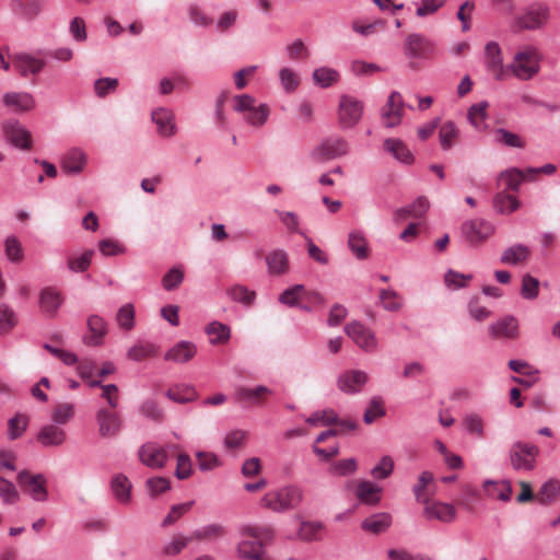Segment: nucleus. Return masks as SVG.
Masks as SVG:
<instances>
[{
  "label": "nucleus",
  "mask_w": 560,
  "mask_h": 560,
  "mask_svg": "<svg viewBox=\"0 0 560 560\" xmlns=\"http://www.w3.org/2000/svg\"><path fill=\"white\" fill-rule=\"evenodd\" d=\"M460 232L470 246H478L493 234L494 228L483 219H472L462 224Z\"/></svg>",
  "instance_id": "nucleus-5"
},
{
  "label": "nucleus",
  "mask_w": 560,
  "mask_h": 560,
  "mask_svg": "<svg viewBox=\"0 0 560 560\" xmlns=\"http://www.w3.org/2000/svg\"><path fill=\"white\" fill-rule=\"evenodd\" d=\"M20 14L26 20L38 16L44 7V0H14Z\"/></svg>",
  "instance_id": "nucleus-43"
},
{
  "label": "nucleus",
  "mask_w": 560,
  "mask_h": 560,
  "mask_svg": "<svg viewBox=\"0 0 560 560\" xmlns=\"http://www.w3.org/2000/svg\"><path fill=\"white\" fill-rule=\"evenodd\" d=\"M28 417L22 413H18L11 418L8 422V436L10 440H16L26 431L28 425Z\"/></svg>",
  "instance_id": "nucleus-48"
},
{
  "label": "nucleus",
  "mask_w": 560,
  "mask_h": 560,
  "mask_svg": "<svg viewBox=\"0 0 560 560\" xmlns=\"http://www.w3.org/2000/svg\"><path fill=\"white\" fill-rule=\"evenodd\" d=\"M533 179L529 174L517 167L506 170L499 175V182L505 185V188L513 191H518L523 180Z\"/></svg>",
  "instance_id": "nucleus-25"
},
{
  "label": "nucleus",
  "mask_w": 560,
  "mask_h": 560,
  "mask_svg": "<svg viewBox=\"0 0 560 560\" xmlns=\"http://www.w3.org/2000/svg\"><path fill=\"white\" fill-rule=\"evenodd\" d=\"M322 524L315 522H303L299 529V536L306 541L316 540L319 538Z\"/></svg>",
  "instance_id": "nucleus-58"
},
{
  "label": "nucleus",
  "mask_w": 560,
  "mask_h": 560,
  "mask_svg": "<svg viewBox=\"0 0 560 560\" xmlns=\"http://www.w3.org/2000/svg\"><path fill=\"white\" fill-rule=\"evenodd\" d=\"M5 256L12 262H20L23 259L22 245L15 236L7 237Z\"/></svg>",
  "instance_id": "nucleus-56"
},
{
  "label": "nucleus",
  "mask_w": 560,
  "mask_h": 560,
  "mask_svg": "<svg viewBox=\"0 0 560 560\" xmlns=\"http://www.w3.org/2000/svg\"><path fill=\"white\" fill-rule=\"evenodd\" d=\"M225 534V528L221 524H209L207 526H203L199 529L194 530L190 534V537H192V540H199V541H211L214 539H218Z\"/></svg>",
  "instance_id": "nucleus-39"
},
{
  "label": "nucleus",
  "mask_w": 560,
  "mask_h": 560,
  "mask_svg": "<svg viewBox=\"0 0 560 560\" xmlns=\"http://www.w3.org/2000/svg\"><path fill=\"white\" fill-rule=\"evenodd\" d=\"M158 351L159 348L154 343L150 341L139 340L128 349L127 358L129 360L139 362L144 359L156 355Z\"/></svg>",
  "instance_id": "nucleus-29"
},
{
  "label": "nucleus",
  "mask_w": 560,
  "mask_h": 560,
  "mask_svg": "<svg viewBox=\"0 0 560 560\" xmlns=\"http://www.w3.org/2000/svg\"><path fill=\"white\" fill-rule=\"evenodd\" d=\"M96 421L102 438L116 436L121 430V419L117 412L100 409L96 413Z\"/></svg>",
  "instance_id": "nucleus-11"
},
{
  "label": "nucleus",
  "mask_w": 560,
  "mask_h": 560,
  "mask_svg": "<svg viewBox=\"0 0 560 560\" xmlns=\"http://www.w3.org/2000/svg\"><path fill=\"white\" fill-rule=\"evenodd\" d=\"M493 140L497 144L509 147V148H517L524 149L525 141L522 138L504 128H498L493 132Z\"/></svg>",
  "instance_id": "nucleus-37"
},
{
  "label": "nucleus",
  "mask_w": 560,
  "mask_h": 560,
  "mask_svg": "<svg viewBox=\"0 0 560 560\" xmlns=\"http://www.w3.org/2000/svg\"><path fill=\"white\" fill-rule=\"evenodd\" d=\"M74 416V405L71 402L58 404L52 411V421L58 424H66Z\"/></svg>",
  "instance_id": "nucleus-52"
},
{
  "label": "nucleus",
  "mask_w": 560,
  "mask_h": 560,
  "mask_svg": "<svg viewBox=\"0 0 560 560\" xmlns=\"http://www.w3.org/2000/svg\"><path fill=\"white\" fill-rule=\"evenodd\" d=\"M205 331L210 337L211 345L226 343L231 337L230 327L217 320L208 324Z\"/></svg>",
  "instance_id": "nucleus-35"
},
{
  "label": "nucleus",
  "mask_w": 560,
  "mask_h": 560,
  "mask_svg": "<svg viewBox=\"0 0 560 560\" xmlns=\"http://www.w3.org/2000/svg\"><path fill=\"white\" fill-rule=\"evenodd\" d=\"M191 472H192V465H191V459H190L189 455L179 454L177 456L175 476L179 480H184V479L189 478Z\"/></svg>",
  "instance_id": "nucleus-60"
},
{
  "label": "nucleus",
  "mask_w": 560,
  "mask_h": 560,
  "mask_svg": "<svg viewBox=\"0 0 560 560\" xmlns=\"http://www.w3.org/2000/svg\"><path fill=\"white\" fill-rule=\"evenodd\" d=\"M539 293V281L530 275L523 276L521 294L526 300H534Z\"/></svg>",
  "instance_id": "nucleus-55"
},
{
  "label": "nucleus",
  "mask_w": 560,
  "mask_h": 560,
  "mask_svg": "<svg viewBox=\"0 0 560 560\" xmlns=\"http://www.w3.org/2000/svg\"><path fill=\"white\" fill-rule=\"evenodd\" d=\"M520 207V200L505 191H500L493 197V208L501 214H510Z\"/></svg>",
  "instance_id": "nucleus-34"
},
{
  "label": "nucleus",
  "mask_w": 560,
  "mask_h": 560,
  "mask_svg": "<svg viewBox=\"0 0 560 560\" xmlns=\"http://www.w3.org/2000/svg\"><path fill=\"white\" fill-rule=\"evenodd\" d=\"M302 501V492L296 487H285L266 493L261 499L264 508L273 512L295 509Z\"/></svg>",
  "instance_id": "nucleus-2"
},
{
  "label": "nucleus",
  "mask_w": 560,
  "mask_h": 560,
  "mask_svg": "<svg viewBox=\"0 0 560 560\" xmlns=\"http://www.w3.org/2000/svg\"><path fill=\"white\" fill-rule=\"evenodd\" d=\"M243 536L247 537L237 546L238 556L247 560H261L264 558V544L270 541L273 532L269 527L244 526L241 529Z\"/></svg>",
  "instance_id": "nucleus-1"
},
{
  "label": "nucleus",
  "mask_w": 560,
  "mask_h": 560,
  "mask_svg": "<svg viewBox=\"0 0 560 560\" xmlns=\"http://www.w3.org/2000/svg\"><path fill=\"white\" fill-rule=\"evenodd\" d=\"M166 396L175 402L187 404L197 399L198 394L194 386L178 385L170 388Z\"/></svg>",
  "instance_id": "nucleus-38"
},
{
  "label": "nucleus",
  "mask_w": 560,
  "mask_h": 560,
  "mask_svg": "<svg viewBox=\"0 0 560 560\" xmlns=\"http://www.w3.org/2000/svg\"><path fill=\"white\" fill-rule=\"evenodd\" d=\"M352 341L366 352H372L377 347L374 332L365 325L352 322Z\"/></svg>",
  "instance_id": "nucleus-17"
},
{
  "label": "nucleus",
  "mask_w": 560,
  "mask_h": 560,
  "mask_svg": "<svg viewBox=\"0 0 560 560\" xmlns=\"http://www.w3.org/2000/svg\"><path fill=\"white\" fill-rule=\"evenodd\" d=\"M39 308L48 317H55L63 303V296L60 291L52 287H47L39 292Z\"/></svg>",
  "instance_id": "nucleus-13"
},
{
  "label": "nucleus",
  "mask_w": 560,
  "mask_h": 560,
  "mask_svg": "<svg viewBox=\"0 0 560 560\" xmlns=\"http://www.w3.org/2000/svg\"><path fill=\"white\" fill-rule=\"evenodd\" d=\"M85 162V154L79 149H72L62 159L61 168L67 174H79L82 172Z\"/></svg>",
  "instance_id": "nucleus-26"
},
{
  "label": "nucleus",
  "mask_w": 560,
  "mask_h": 560,
  "mask_svg": "<svg viewBox=\"0 0 560 560\" xmlns=\"http://www.w3.org/2000/svg\"><path fill=\"white\" fill-rule=\"evenodd\" d=\"M404 103L399 92L390 93L386 104L381 109V118L386 128H393L401 122Z\"/></svg>",
  "instance_id": "nucleus-9"
},
{
  "label": "nucleus",
  "mask_w": 560,
  "mask_h": 560,
  "mask_svg": "<svg viewBox=\"0 0 560 560\" xmlns=\"http://www.w3.org/2000/svg\"><path fill=\"white\" fill-rule=\"evenodd\" d=\"M429 207V200L421 196L418 197L411 205L396 210L395 217L397 219L421 218L428 211Z\"/></svg>",
  "instance_id": "nucleus-30"
},
{
  "label": "nucleus",
  "mask_w": 560,
  "mask_h": 560,
  "mask_svg": "<svg viewBox=\"0 0 560 560\" xmlns=\"http://www.w3.org/2000/svg\"><path fill=\"white\" fill-rule=\"evenodd\" d=\"M67 434L56 424L43 425L36 436L37 442L44 447H57L66 442Z\"/></svg>",
  "instance_id": "nucleus-15"
},
{
  "label": "nucleus",
  "mask_w": 560,
  "mask_h": 560,
  "mask_svg": "<svg viewBox=\"0 0 560 560\" xmlns=\"http://www.w3.org/2000/svg\"><path fill=\"white\" fill-rule=\"evenodd\" d=\"M13 66L22 77L37 74L45 67V61L35 58L26 52L16 54L13 58Z\"/></svg>",
  "instance_id": "nucleus-20"
},
{
  "label": "nucleus",
  "mask_w": 560,
  "mask_h": 560,
  "mask_svg": "<svg viewBox=\"0 0 560 560\" xmlns=\"http://www.w3.org/2000/svg\"><path fill=\"white\" fill-rule=\"evenodd\" d=\"M112 491L115 498L121 503H128L131 494V482L122 475L118 474L113 477L110 482Z\"/></svg>",
  "instance_id": "nucleus-33"
},
{
  "label": "nucleus",
  "mask_w": 560,
  "mask_h": 560,
  "mask_svg": "<svg viewBox=\"0 0 560 560\" xmlns=\"http://www.w3.org/2000/svg\"><path fill=\"white\" fill-rule=\"evenodd\" d=\"M529 256V249L527 246L523 244H516L511 247H508L500 260L505 265H517L520 262L525 261Z\"/></svg>",
  "instance_id": "nucleus-36"
},
{
  "label": "nucleus",
  "mask_w": 560,
  "mask_h": 560,
  "mask_svg": "<svg viewBox=\"0 0 560 560\" xmlns=\"http://www.w3.org/2000/svg\"><path fill=\"white\" fill-rule=\"evenodd\" d=\"M511 68L518 79H530L538 71V60L535 50L527 49L517 52Z\"/></svg>",
  "instance_id": "nucleus-8"
},
{
  "label": "nucleus",
  "mask_w": 560,
  "mask_h": 560,
  "mask_svg": "<svg viewBox=\"0 0 560 560\" xmlns=\"http://www.w3.org/2000/svg\"><path fill=\"white\" fill-rule=\"evenodd\" d=\"M88 328L91 335L84 337V343L93 347L101 346L107 334V324L104 318L98 315H91L88 318Z\"/></svg>",
  "instance_id": "nucleus-21"
},
{
  "label": "nucleus",
  "mask_w": 560,
  "mask_h": 560,
  "mask_svg": "<svg viewBox=\"0 0 560 560\" xmlns=\"http://www.w3.org/2000/svg\"><path fill=\"white\" fill-rule=\"evenodd\" d=\"M538 455V446L521 441L513 443L509 452L511 466L515 470H533Z\"/></svg>",
  "instance_id": "nucleus-3"
},
{
  "label": "nucleus",
  "mask_w": 560,
  "mask_h": 560,
  "mask_svg": "<svg viewBox=\"0 0 560 560\" xmlns=\"http://www.w3.org/2000/svg\"><path fill=\"white\" fill-rule=\"evenodd\" d=\"M184 280V271L179 267L170 269L162 279V285L166 291L177 289Z\"/></svg>",
  "instance_id": "nucleus-54"
},
{
  "label": "nucleus",
  "mask_w": 560,
  "mask_h": 560,
  "mask_svg": "<svg viewBox=\"0 0 560 560\" xmlns=\"http://www.w3.org/2000/svg\"><path fill=\"white\" fill-rule=\"evenodd\" d=\"M392 523V517L387 513H377L370 517H366L361 527L363 530L372 533V534H381L385 532Z\"/></svg>",
  "instance_id": "nucleus-32"
},
{
  "label": "nucleus",
  "mask_w": 560,
  "mask_h": 560,
  "mask_svg": "<svg viewBox=\"0 0 560 560\" xmlns=\"http://www.w3.org/2000/svg\"><path fill=\"white\" fill-rule=\"evenodd\" d=\"M385 416L384 400L380 396L373 397L363 413V421L366 424L373 423L377 418Z\"/></svg>",
  "instance_id": "nucleus-47"
},
{
  "label": "nucleus",
  "mask_w": 560,
  "mask_h": 560,
  "mask_svg": "<svg viewBox=\"0 0 560 560\" xmlns=\"http://www.w3.org/2000/svg\"><path fill=\"white\" fill-rule=\"evenodd\" d=\"M69 32L75 42H84L88 38L85 22L82 18H74L69 25Z\"/></svg>",
  "instance_id": "nucleus-63"
},
{
  "label": "nucleus",
  "mask_w": 560,
  "mask_h": 560,
  "mask_svg": "<svg viewBox=\"0 0 560 560\" xmlns=\"http://www.w3.org/2000/svg\"><path fill=\"white\" fill-rule=\"evenodd\" d=\"M15 312L7 304H0V335L9 334L18 325Z\"/></svg>",
  "instance_id": "nucleus-45"
},
{
  "label": "nucleus",
  "mask_w": 560,
  "mask_h": 560,
  "mask_svg": "<svg viewBox=\"0 0 560 560\" xmlns=\"http://www.w3.org/2000/svg\"><path fill=\"white\" fill-rule=\"evenodd\" d=\"M270 389L259 385L254 388L240 387L235 392V399L240 402L257 404L262 395L269 394Z\"/></svg>",
  "instance_id": "nucleus-40"
},
{
  "label": "nucleus",
  "mask_w": 560,
  "mask_h": 560,
  "mask_svg": "<svg viewBox=\"0 0 560 560\" xmlns=\"http://www.w3.org/2000/svg\"><path fill=\"white\" fill-rule=\"evenodd\" d=\"M458 137V129L453 121L444 122L439 131V140L443 150H448Z\"/></svg>",
  "instance_id": "nucleus-46"
},
{
  "label": "nucleus",
  "mask_w": 560,
  "mask_h": 560,
  "mask_svg": "<svg viewBox=\"0 0 560 560\" xmlns=\"http://www.w3.org/2000/svg\"><path fill=\"white\" fill-rule=\"evenodd\" d=\"M194 505V501L175 504L171 508L170 513L165 516L162 522L163 526H168L174 524L182 515L187 513Z\"/></svg>",
  "instance_id": "nucleus-59"
},
{
  "label": "nucleus",
  "mask_w": 560,
  "mask_h": 560,
  "mask_svg": "<svg viewBox=\"0 0 560 560\" xmlns=\"http://www.w3.org/2000/svg\"><path fill=\"white\" fill-rule=\"evenodd\" d=\"M18 483L21 489L36 502L48 500L47 479L43 474H31L23 469L18 474Z\"/></svg>",
  "instance_id": "nucleus-4"
},
{
  "label": "nucleus",
  "mask_w": 560,
  "mask_h": 560,
  "mask_svg": "<svg viewBox=\"0 0 560 560\" xmlns=\"http://www.w3.org/2000/svg\"><path fill=\"white\" fill-rule=\"evenodd\" d=\"M2 132L7 141L21 150L32 148L31 132L16 119L10 118L2 122Z\"/></svg>",
  "instance_id": "nucleus-6"
},
{
  "label": "nucleus",
  "mask_w": 560,
  "mask_h": 560,
  "mask_svg": "<svg viewBox=\"0 0 560 560\" xmlns=\"http://www.w3.org/2000/svg\"><path fill=\"white\" fill-rule=\"evenodd\" d=\"M384 149L393 154L396 160L405 164H411L415 160L408 147L399 139H386L384 141Z\"/></svg>",
  "instance_id": "nucleus-28"
},
{
  "label": "nucleus",
  "mask_w": 560,
  "mask_h": 560,
  "mask_svg": "<svg viewBox=\"0 0 560 560\" xmlns=\"http://www.w3.org/2000/svg\"><path fill=\"white\" fill-rule=\"evenodd\" d=\"M4 106L12 108L14 112H28L35 107V100L27 92H8L3 95Z\"/></svg>",
  "instance_id": "nucleus-19"
},
{
  "label": "nucleus",
  "mask_w": 560,
  "mask_h": 560,
  "mask_svg": "<svg viewBox=\"0 0 560 560\" xmlns=\"http://www.w3.org/2000/svg\"><path fill=\"white\" fill-rule=\"evenodd\" d=\"M548 18L549 8L546 4H533L516 20V26L520 30H536L541 27Z\"/></svg>",
  "instance_id": "nucleus-10"
},
{
  "label": "nucleus",
  "mask_w": 560,
  "mask_h": 560,
  "mask_svg": "<svg viewBox=\"0 0 560 560\" xmlns=\"http://www.w3.org/2000/svg\"><path fill=\"white\" fill-rule=\"evenodd\" d=\"M483 489L488 497L503 502L510 501L513 493L512 486L509 480H486L483 482Z\"/></svg>",
  "instance_id": "nucleus-24"
},
{
  "label": "nucleus",
  "mask_w": 560,
  "mask_h": 560,
  "mask_svg": "<svg viewBox=\"0 0 560 560\" xmlns=\"http://www.w3.org/2000/svg\"><path fill=\"white\" fill-rule=\"evenodd\" d=\"M228 293L233 301L243 303L246 306L252 305L256 296L254 291L241 284L233 285Z\"/></svg>",
  "instance_id": "nucleus-51"
},
{
  "label": "nucleus",
  "mask_w": 560,
  "mask_h": 560,
  "mask_svg": "<svg viewBox=\"0 0 560 560\" xmlns=\"http://www.w3.org/2000/svg\"><path fill=\"white\" fill-rule=\"evenodd\" d=\"M489 331L494 338L515 339L518 336L517 319L508 315L489 326Z\"/></svg>",
  "instance_id": "nucleus-18"
},
{
  "label": "nucleus",
  "mask_w": 560,
  "mask_h": 560,
  "mask_svg": "<svg viewBox=\"0 0 560 560\" xmlns=\"http://www.w3.org/2000/svg\"><path fill=\"white\" fill-rule=\"evenodd\" d=\"M0 498L3 502L10 504L18 502L20 499L15 486L5 478H0Z\"/></svg>",
  "instance_id": "nucleus-57"
},
{
  "label": "nucleus",
  "mask_w": 560,
  "mask_h": 560,
  "mask_svg": "<svg viewBox=\"0 0 560 560\" xmlns=\"http://www.w3.org/2000/svg\"><path fill=\"white\" fill-rule=\"evenodd\" d=\"M173 113L166 108H158L152 112V120L158 127L159 135L163 137H172L176 127L173 121Z\"/></svg>",
  "instance_id": "nucleus-22"
},
{
  "label": "nucleus",
  "mask_w": 560,
  "mask_h": 560,
  "mask_svg": "<svg viewBox=\"0 0 560 560\" xmlns=\"http://www.w3.org/2000/svg\"><path fill=\"white\" fill-rule=\"evenodd\" d=\"M139 458L142 464L151 468H162L167 460L166 452L153 444H143L139 450Z\"/></svg>",
  "instance_id": "nucleus-14"
},
{
  "label": "nucleus",
  "mask_w": 560,
  "mask_h": 560,
  "mask_svg": "<svg viewBox=\"0 0 560 560\" xmlns=\"http://www.w3.org/2000/svg\"><path fill=\"white\" fill-rule=\"evenodd\" d=\"M339 73L331 68L320 67L314 70L313 81L316 85L326 89L338 82Z\"/></svg>",
  "instance_id": "nucleus-41"
},
{
  "label": "nucleus",
  "mask_w": 560,
  "mask_h": 560,
  "mask_svg": "<svg viewBox=\"0 0 560 560\" xmlns=\"http://www.w3.org/2000/svg\"><path fill=\"white\" fill-rule=\"evenodd\" d=\"M266 264L271 276H282L289 271L288 255L282 249H275L267 254Z\"/></svg>",
  "instance_id": "nucleus-23"
},
{
  "label": "nucleus",
  "mask_w": 560,
  "mask_h": 560,
  "mask_svg": "<svg viewBox=\"0 0 560 560\" xmlns=\"http://www.w3.org/2000/svg\"><path fill=\"white\" fill-rule=\"evenodd\" d=\"M347 152V143L341 140H332L327 141L320 147H318L314 152L313 156L318 160H329L337 155L343 154Z\"/></svg>",
  "instance_id": "nucleus-27"
},
{
  "label": "nucleus",
  "mask_w": 560,
  "mask_h": 560,
  "mask_svg": "<svg viewBox=\"0 0 560 560\" xmlns=\"http://www.w3.org/2000/svg\"><path fill=\"white\" fill-rule=\"evenodd\" d=\"M382 488L370 481H363L359 483L357 489V495L360 502L376 505L381 501Z\"/></svg>",
  "instance_id": "nucleus-31"
},
{
  "label": "nucleus",
  "mask_w": 560,
  "mask_h": 560,
  "mask_svg": "<svg viewBox=\"0 0 560 560\" xmlns=\"http://www.w3.org/2000/svg\"><path fill=\"white\" fill-rule=\"evenodd\" d=\"M141 413L153 420V421H162L163 420V410L159 407L158 402L154 400H145L140 407Z\"/></svg>",
  "instance_id": "nucleus-64"
},
{
  "label": "nucleus",
  "mask_w": 560,
  "mask_h": 560,
  "mask_svg": "<svg viewBox=\"0 0 560 560\" xmlns=\"http://www.w3.org/2000/svg\"><path fill=\"white\" fill-rule=\"evenodd\" d=\"M559 494H560L559 481L549 480L540 487L536 499L540 504L548 505L551 502H553Z\"/></svg>",
  "instance_id": "nucleus-42"
},
{
  "label": "nucleus",
  "mask_w": 560,
  "mask_h": 560,
  "mask_svg": "<svg viewBox=\"0 0 560 560\" xmlns=\"http://www.w3.org/2000/svg\"><path fill=\"white\" fill-rule=\"evenodd\" d=\"M485 65L494 79L501 80L504 74L502 51L497 42H489L485 47Z\"/></svg>",
  "instance_id": "nucleus-12"
},
{
  "label": "nucleus",
  "mask_w": 560,
  "mask_h": 560,
  "mask_svg": "<svg viewBox=\"0 0 560 560\" xmlns=\"http://www.w3.org/2000/svg\"><path fill=\"white\" fill-rule=\"evenodd\" d=\"M487 107H488V102L483 101V102L474 104L468 109L467 117H468L469 121L471 122V125L477 130L485 129V121L487 118Z\"/></svg>",
  "instance_id": "nucleus-44"
},
{
  "label": "nucleus",
  "mask_w": 560,
  "mask_h": 560,
  "mask_svg": "<svg viewBox=\"0 0 560 560\" xmlns=\"http://www.w3.org/2000/svg\"><path fill=\"white\" fill-rule=\"evenodd\" d=\"M196 354L197 346L191 341L182 340L167 350L164 359L182 364L190 361Z\"/></svg>",
  "instance_id": "nucleus-16"
},
{
  "label": "nucleus",
  "mask_w": 560,
  "mask_h": 560,
  "mask_svg": "<svg viewBox=\"0 0 560 560\" xmlns=\"http://www.w3.org/2000/svg\"><path fill=\"white\" fill-rule=\"evenodd\" d=\"M269 107L266 104L254 106L244 115V119L253 126H261L269 116Z\"/></svg>",
  "instance_id": "nucleus-50"
},
{
  "label": "nucleus",
  "mask_w": 560,
  "mask_h": 560,
  "mask_svg": "<svg viewBox=\"0 0 560 560\" xmlns=\"http://www.w3.org/2000/svg\"><path fill=\"white\" fill-rule=\"evenodd\" d=\"M94 255L93 249L85 250L82 255L77 257H70L68 259V268L73 272H83L91 265L92 257Z\"/></svg>",
  "instance_id": "nucleus-53"
},
{
  "label": "nucleus",
  "mask_w": 560,
  "mask_h": 560,
  "mask_svg": "<svg viewBox=\"0 0 560 560\" xmlns=\"http://www.w3.org/2000/svg\"><path fill=\"white\" fill-rule=\"evenodd\" d=\"M119 327L125 330H131L135 327V307L132 304L127 303L122 305L116 315Z\"/></svg>",
  "instance_id": "nucleus-49"
},
{
  "label": "nucleus",
  "mask_w": 560,
  "mask_h": 560,
  "mask_svg": "<svg viewBox=\"0 0 560 560\" xmlns=\"http://www.w3.org/2000/svg\"><path fill=\"white\" fill-rule=\"evenodd\" d=\"M145 486L150 495L155 497L160 493H163L170 490L171 485L168 479L164 477H154L147 480Z\"/></svg>",
  "instance_id": "nucleus-61"
},
{
  "label": "nucleus",
  "mask_w": 560,
  "mask_h": 560,
  "mask_svg": "<svg viewBox=\"0 0 560 560\" xmlns=\"http://www.w3.org/2000/svg\"><path fill=\"white\" fill-rule=\"evenodd\" d=\"M422 516L427 521H439L444 524L453 523L457 517V511L451 503L424 499Z\"/></svg>",
  "instance_id": "nucleus-7"
},
{
  "label": "nucleus",
  "mask_w": 560,
  "mask_h": 560,
  "mask_svg": "<svg viewBox=\"0 0 560 560\" xmlns=\"http://www.w3.org/2000/svg\"><path fill=\"white\" fill-rule=\"evenodd\" d=\"M280 82L287 92H293L299 85V79L295 72L290 68H282L279 72Z\"/></svg>",
  "instance_id": "nucleus-62"
}]
</instances>
